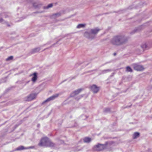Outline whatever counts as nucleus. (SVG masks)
<instances>
[{
	"mask_svg": "<svg viewBox=\"0 0 152 152\" xmlns=\"http://www.w3.org/2000/svg\"><path fill=\"white\" fill-rule=\"evenodd\" d=\"M128 37L124 35H119L114 37L111 39V43L116 46L124 45L128 42Z\"/></svg>",
	"mask_w": 152,
	"mask_h": 152,
	"instance_id": "1",
	"label": "nucleus"
},
{
	"mask_svg": "<svg viewBox=\"0 0 152 152\" xmlns=\"http://www.w3.org/2000/svg\"><path fill=\"white\" fill-rule=\"evenodd\" d=\"M38 145L40 146L53 147L54 146V144L46 137L42 138Z\"/></svg>",
	"mask_w": 152,
	"mask_h": 152,
	"instance_id": "2",
	"label": "nucleus"
},
{
	"mask_svg": "<svg viewBox=\"0 0 152 152\" xmlns=\"http://www.w3.org/2000/svg\"><path fill=\"white\" fill-rule=\"evenodd\" d=\"M106 148V145L104 144H98L94 147V150L96 151H100L103 150Z\"/></svg>",
	"mask_w": 152,
	"mask_h": 152,
	"instance_id": "3",
	"label": "nucleus"
},
{
	"mask_svg": "<svg viewBox=\"0 0 152 152\" xmlns=\"http://www.w3.org/2000/svg\"><path fill=\"white\" fill-rule=\"evenodd\" d=\"M59 94H54L52 96L48 98L47 99L44 101L42 103V104H44L46 102H50V101L53 100L56 98L58 97L59 96Z\"/></svg>",
	"mask_w": 152,
	"mask_h": 152,
	"instance_id": "4",
	"label": "nucleus"
},
{
	"mask_svg": "<svg viewBox=\"0 0 152 152\" xmlns=\"http://www.w3.org/2000/svg\"><path fill=\"white\" fill-rule=\"evenodd\" d=\"M133 66L134 69L137 71H141L144 69V68L142 66L137 64H134Z\"/></svg>",
	"mask_w": 152,
	"mask_h": 152,
	"instance_id": "5",
	"label": "nucleus"
},
{
	"mask_svg": "<svg viewBox=\"0 0 152 152\" xmlns=\"http://www.w3.org/2000/svg\"><path fill=\"white\" fill-rule=\"evenodd\" d=\"M90 89L93 93H96L99 91V87L95 85H93L90 87Z\"/></svg>",
	"mask_w": 152,
	"mask_h": 152,
	"instance_id": "6",
	"label": "nucleus"
},
{
	"mask_svg": "<svg viewBox=\"0 0 152 152\" xmlns=\"http://www.w3.org/2000/svg\"><path fill=\"white\" fill-rule=\"evenodd\" d=\"M84 35L85 37L90 39H93L94 38V36L91 34V32L90 33L88 31L85 32L84 33Z\"/></svg>",
	"mask_w": 152,
	"mask_h": 152,
	"instance_id": "7",
	"label": "nucleus"
},
{
	"mask_svg": "<svg viewBox=\"0 0 152 152\" xmlns=\"http://www.w3.org/2000/svg\"><path fill=\"white\" fill-rule=\"evenodd\" d=\"M37 95L35 94H32L27 96L26 100L31 101L36 98Z\"/></svg>",
	"mask_w": 152,
	"mask_h": 152,
	"instance_id": "8",
	"label": "nucleus"
},
{
	"mask_svg": "<svg viewBox=\"0 0 152 152\" xmlns=\"http://www.w3.org/2000/svg\"><path fill=\"white\" fill-rule=\"evenodd\" d=\"M30 76H33V77L31 78V81H32L33 83H35L37 79V73L34 72L33 74L30 75Z\"/></svg>",
	"mask_w": 152,
	"mask_h": 152,
	"instance_id": "9",
	"label": "nucleus"
},
{
	"mask_svg": "<svg viewBox=\"0 0 152 152\" xmlns=\"http://www.w3.org/2000/svg\"><path fill=\"white\" fill-rule=\"evenodd\" d=\"M100 30V29L97 28H95L91 29L90 30V31L91 34L96 35Z\"/></svg>",
	"mask_w": 152,
	"mask_h": 152,
	"instance_id": "10",
	"label": "nucleus"
},
{
	"mask_svg": "<svg viewBox=\"0 0 152 152\" xmlns=\"http://www.w3.org/2000/svg\"><path fill=\"white\" fill-rule=\"evenodd\" d=\"M82 90L81 89H79L72 92L70 95L71 97H74L79 94Z\"/></svg>",
	"mask_w": 152,
	"mask_h": 152,
	"instance_id": "11",
	"label": "nucleus"
},
{
	"mask_svg": "<svg viewBox=\"0 0 152 152\" xmlns=\"http://www.w3.org/2000/svg\"><path fill=\"white\" fill-rule=\"evenodd\" d=\"M40 50V48L39 47H37L32 49L30 52L31 54H33L39 52Z\"/></svg>",
	"mask_w": 152,
	"mask_h": 152,
	"instance_id": "12",
	"label": "nucleus"
},
{
	"mask_svg": "<svg viewBox=\"0 0 152 152\" xmlns=\"http://www.w3.org/2000/svg\"><path fill=\"white\" fill-rule=\"evenodd\" d=\"M140 136V134L138 132H134L132 135V138L133 139H136L139 137Z\"/></svg>",
	"mask_w": 152,
	"mask_h": 152,
	"instance_id": "13",
	"label": "nucleus"
},
{
	"mask_svg": "<svg viewBox=\"0 0 152 152\" xmlns=\"http://www.w3.org/2000/svg\"><path fill=\"white\" fill-rule=\"evenodd\" d=\"M91 139L90 138L86 137L84 138L83 141L85 142L88 143L91 141Z\"/></svg>",
	"mask_w": 152,
	"mask_h": 152,
	"instance_id": "14",
	"label": "nucleus"
},
{
	"mask_svg": "<svg viewBox=\"0 0 152 152\" xmlns=\"http://www.w3.org/2000/svg\"><path fill=\"white\" fill-rule=\"evenodd\" d=\"M141 46L143 50H144L145 49L148 48V46L145 43L142 44Z\"/></svg>",
	"mask_w": 152,
	"mask_h": 152,
	"instance_id": "15",
	"label": "nucleus"
},
{
	"mask_svg": "<svg viewBox=\"0 0 152 152\" xmlns=\"http://www.w3.org/2000/svg\"><path fill=\"white\" fill-rule=\"evenodd\" d=\"M86 26L85 24H79L77 25V28H84Z\"/></svg>",
	"mask_w": 152,
	"mask_h": 152,
	"instance_id": "16",
	"label": "nucleus"
},
{
	"mask_svg": "<svg viewBox=\"0 0 152 152\" xmlns=\"http://www.w3.org/2000/svg\"><path fill=\"white\" fill-rule=\"evenodd\" d=\"M24 149H26V148L24 147V146H21L18 147L15 150L16 151H19V150H21Z\"/></svg>",
	"mask_w": 152,
	"mask_h": 152,
	"instance_id": "17",
	"label": "nucleus"
},
{
	"mask_svg": "<svg viewBox=\"0 0 152 152\" xmlns=\"http://www.w3.org/2000/svg\"><path fill=\"white\" fill-rule=\"evenodd\" d=\"M126 71L127 72H132V70L130 66H127L126 68Z\"/></svg>",
	"mask_w": 152,
	"mask_h": 152,
	"instance_id": "18",
	"label": "nucleus"
},
{
	"mask_svg": "<svg viewBox=\"0 0 152 152\" xmlns=\"http://www.w3.org/2000/svg\"><path fill=\"white\" fill-rule=\"evenodd\" d=\"M13 58V56H10L8 57V58H6V61H9L10 60H12Z\"/></svg>",
	"mask_w": 152,
	"mask_h": 152,
	"instance_id": "19",
	"label": "nucleus"
},
{
	"mask_svg": "<svg viewBox=\"0 0 152 152\" xmlns=\"http://www.w3.org/2000/svg\"><path fill=\"white\" fill-rule=\"evenodd\" d=\"M110 71V70L109 69H107L104 70H103L102 71V73H103V74L105 73L106 72H109Z\"/></svg>",
	"mask_w": 152,
	"mask_h": 152,
	"instance_id": "20",
	"label": "nucleus"
},
{
	"mask_svg": "<svg viewBox=\"0 0 152 152\" xmlns=\"http://www.w3.org/2000/svg\"><path fill=\"white\" fill-rule=\"evenodd\" d=\"M53 6V4H50L47 6L46 8H49L51 7H52Z\"/></svg>",
	"mask_w": 152,
	"mask_h": 152,
	"instance_id": "21",
	"label": "nucleus"
},
{
	"mask_svg": "<svg viewBox=\"0 0 152 152\" xmlns=\"http://www.w3.org/2000/svg\"><path fill=\"white\" fill-rule=\"evenodd\" d=\"M0 23H4L6 22L3 20L2 18H0Z\"/></svg>",
	"mask_w": 152,
	"mask_h": 152,
	"instance_id": "22",
	"label": "nucleus"
},
{
	"mask_svg": "<svg viewBox=\"0 0 152 152\" xmlns=\"http://www.w3.org/2000/svg\"><path fill=\"white\" fill-rule=\"evenodd\" d=\"M60 14L59 13H56L54 15L56 16V17H58L60 16Z\"/></svg>",
	"mask_w": 152,
	"mask_h": 152,
	"instance_id": "23",
	"label": "nucleus"
},
{
	"mask_svg": "<svg viewBox=\"0 0 152 152\" xmlns=\"http://www.w3.org/2000/svg\"><path fill=\"white\" fill-rule=\"evenodd\" d=\"M110 110L109 108H107L105 109V110H104V111L105 112H108V111H109Z\"/></svg>",
	"mask_w": 152,
	"mask_h": 152,
	"instance_id": "24",
	"label": "nucleus"
},
{
	"mask_svg": "<svg viewBox=\"0 0 152 152\" xmlns=\"http://www.w3.org/2000/svg\"><path fill=\"white\" fill-rule=\"evenodd\" d=\"M33 148H34V147L33 146H31V147H28V148H26V149Z\"/></svg>",
	"mask_w": 152,
	"mask_h": 152,
	"instance_id": "25",
	"label": "nucleus"
},
{
	"mask_svg": "<svg viewBox=\"0 0 152 152\" xmlns=\"http://www.w3.org/2000/svg\"><path fill=\"white\" fill-rule=\"evenodd\" d=\"M35 4H36V3H34L33 4V6L35 7H36V5H35Z\"/></svg>",
	"mask_w": 152,
	"mask_h": 152,
	"instance_id": "26",
	"label": "nucleus"
},
{
	"mask_svg": "<svg viewBox=\"0 0 152 152\" xmlns=\"http://www.w3.org/2000/svg\"><path fill=\"white\" fill-rule=\"evenodd\" d=\"M113 54L114 56H115L116 55V53H114Z\"/></svg>",
	"mask_w": 152,
	"mask_h": 152,
	"instance_id": "27",
	"label": "nucleus"
}]
</instances>
